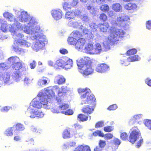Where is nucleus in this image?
I'll return each instance as SVG.
<instances>
[{
  "label": "nucleus",
  "mask_w": 151,
  "mask_h": 151,
  "mask_svg": "<svg viewBox=\"0 0 151 151\" xmlns=\"http://www.w3.org/2000/svg\"><path fill=\"white\" fill-rule=\"evenodd\" d=\"M69 91V88L67 86H63L59 88L58 86H54L51 88H48L45 91L40 92L37 97L33 99L31 104L34 107L39 109L40 108L42 105L43 108L49 109L51 107V104L48 102V99L51 97H54L55 91L58 94L56 100L60 103L62 102V99Z\"/></svg>",
  "instance_id": "nucleus-1"
},
{
  "label": "nucleus",
  "mask_w": 151,
  "mask_h": 151,
  "mask_svg": "<svg viewBox=\"0 0 151 151\" xmlns=\"http://www.w3.org/2000/svg\"><path fill=\"white\" fill-rule=\"evenodd\" d=\"M29 24L33 25L25 26L23 30L25 33L30 36V38L32 40H36L32 45V49L36 52L44 49L46 36L41 33L42 30L40 25L38 24V22L33 19Z\"/></svg>",
  "instance_id": "nucleus-2"
},
{
  "label": "nucleus",
  "mask_w": 151,
  "mask_h": 151,
  "mask_svg": "<svg viewBox=\"0 0 151 151\" xmlns=\"http://www.w3.org/2000/svg\"><path fill=\"white\" fill-rule=\"evenodd\" d=\"M15 15L16 16L17 18L18 21L22 23H27V24H22L19 22H17V23L18 24V26L17 28L14 30L13 33H11L13 35L15 40H20L19 39L23 38L24 35L21 33L17 32V31L19 29H21L24 32L23 29L25 26H29L33 25L32 24H29L31 20L33 19H35L37 21L38 20L37 19L31 15L27 12L25 11H19L18 10L14 9Z\"/></svg>",
  "instance_id": "nucleus-3"
},
{
  "label": "nucleus",
  "mask_w": 151,
  "mask_h": 151,
  "mask_svg": "<svg viewBox=\"0 0 151 151\" xmlns=\"http://www.w3.org/2000/svg\"><path fill=\"white\" fill-rule=\"evenodd\" d=\"M110 31V35L106 38L103 43L106 50L109 49L111 46L119 41V38L123 37L125 34V32L121 29L111 27Z\"/></svg>",
  "instance_id": "nucleus-4"
},
{
  "label": "nucleus",
  "mask_w": 151,
  "mask_h": 151,
  "mask_svg": "<svg viewBox=\"0 0 151 151\" xmlns=\"http://www.w3.org/2000/svg\"><path fill=\"white\" fill-rule=\"evenodd\" d=\"M79 71L83 75L88 76L92 74L93 69L92 66L93 60L88 57L79 58L77 60Z\"/></svg>",
  "instance_id": "nucleus-5"
},
{
  "label": "nucleus",
  "mask_w": 151,
  "mask_h": 151,
  "mask_svg": "<svg viewBox=\"0 0 151 151\" xmlns=\"http://www.w3.org/2000/svg\"><path fill=\"white\" fill-rule=\"evenodd\" d=\"M78 91L79 93L81 95L82 104L92 103L93 105H95L96 99L93 95L91 93L89 89L80 88Z\"/></svg>",
  "instance_id": "nucleus-6"
},
{
  "label": "nucleus",
  "mask_w": 151,
  "mask_h": 151,
  "mask_svg": "<svg viewBox=\"0 0 151 151\" xmlns=\"http://www.w3.org/2000/svg\"><path fill=\"white\" fill-rule=\"evenodd\" d=\"M130 133L129 141L132 143H134L138 138H140L139 140L137 143V145L138 147H139L143 142V139L140 135V133L139 130L137 127H134L130 129Z\"/></svg>",
  "instance_id": "nucleus-7"
},
{
  "label": "nucleus",
  "mask_w": 151,
  "mask_h": 151,
  "mask_svg": "<svg viewBox=\"0 0 151 151\" xmlns=\"http://www.w3.org/2000/svg\"><path fill=\"white\" fill-rule=\"evenodd\" d=\"M0 22H1V29L3 32L9 31L11 33H13L18 26L17 22L8 24L7 22L3 19H0Z\"/></svg>",
  "instance_id": "nucleus-8"
},
{
  "label": "nucleus",
  "mask_w": 151,
  "mask_h": 151,
  "mask_svg": "<svg viewBox=\"0 0 151 151\" xmlns=\"http://www.w3.org/2000/svg\"><path fill=\"white\" fill-rule=\"evenodd\" d=\"M31 106L28 108L26 112V114L27 116L31 118L38 117L39 118H41L43 117L44 115V114L42 111H40L39 110H36V109L37 108L34 107L32 105L31 103H30ZM42 107L43 108V105H42V107L39 109H40ZM37 109H39L37 108Z\"/></svg>",
  "instance_id": "nucleus-9"
},
{
  "label": "nucleus",
  "mask_w": 151,
  "mask_h": 151,
  "mask_svg": "<svg viewBox=\"0 0 151 151\" xmlns=\"http://www.w3.org/2000/svg\"><path fill=\"white\" fill-rule=\"evenodd\" d=\"M19 45L27 47H28L30 46L31 43L27 41L24 40H15L12 46V50L17 52H18L19 51H22V50L24 51L23 50L19 48ZM23 51L25 52V50Z\"/></svg>",
  "instance_id": "nucleus-10"
},
{
  "label": "nucleus",
  "mask_w": 151,
  "mask_h": 151,
  "mask_svg": "<svg viewBox=\"0 0 151 151\" xmlns=\"http://www.w3.org/2000/svg\"><path fill=\"white\" fill-rule=\"evenodd\" d=\"M129 19V16L124 14H122L117 16L116 21L113 20L111 23L112 24L124 27L126 25L125 22L128 21Z\"/></svg>",
  "instance_id": "nucleus-11"
},
{
  "label": "nucleus",
  "mask_w": 151,
  "mask_h": 151,
  "mask_svg": "<svg viewBox=\"0 0 151 151\" xmlns=\"http://www.w3.org/2000/svg\"><path fill=\"white\" fill-rule=\"evenodd\" d=\"M0 80L3 81L5 83L10 84L13 83V81L10 78L9 74L7 72H0Z\"/></svg>",
  "instance_id": "nucleus-12"
},
{
  "label": "nucleus",
  "mask_w": 151,
  "mask_h": 151,
  "mask_svg": "<svg viewBox=\"0 0 151 151\" xmlns=\"http://www.w3.org/2000/svg\"><path fill=\"white\" fill-rule=\"evenodd\" d=\"M63 12L60 9H53L51 11V14L54 19L59 20L62 17Z\"/></svg>",
  "instance_id": "nucleus-13"
},
{
  "label": "nucleus",
  "mask_w": 151,
  "mask_h": 151,
  "mask_svg": "<svg viewBox=\"0 0 151 151\" xmlns=\"http://www.w3.org/2000/svg\"><path fill=\"white\" fill-rule=\"evenodd\" d=\"M109 67L105 64H99L96 67L95 70L99 73H103L108 70Z\"/></svg>",
  "instance_id": "nucleus-14"
},
{
  "label": "nucleus",
  "mask_w": 151,
  "mask_h": 151,
  "mask_svg": "<svg viewBox=\"0 0 151 151\" xmlns=\"http://www.w3.org/2000/svg\"><path fill=\"white\" fill-rule=\"evenodd\" d=\"M4 17L8 21L10 22H14L15 23L17 22H19L16 19L13 14L8 12H5L3 14Z\"/></svg>",
  "instance_id": "nucleus-15"
},
{
  "label": "nucleus",
  "mask_w": 151,
  "mask_h": 151,
  "mask_svg": "<svg viewBox=\"0 0 151 151\" xmlns=\"http://www.w3.org/2000/svg\"><path fill=\"white\" fill-rule=\"evenodd\" d=\"M50 80L48 78L42 77L38 80L37 84L39 86L43 87L48 84Z\"/></svg>",
  "instance_id": "nucleus-16"
},
{
  "label": "nucleus",
  "mask_w": 151,
  "mask_h": 151,
  "mask_svg": "<svg viewBox=\"0 0 151 151\" xmlns=\"http://www.w3.org/2000/svg\"><path fill=\"white\" fill-rule=\"evenodd\" d=\"M85 42L86 41L84 39H78L75 44V48L78 50L82 49Z\"/></svg>",
  "instance_id": "nucleus-17"
},
{
  "label": "nucleus",
  "mask_w": 151,
  "mask_h": 151,
  "mask_svg": "<svg viewBox=\"0 0 151 151\" xmlns=\"http://www.w3.org/2000/svg\"><path fill=\"white\" fill-rule=\"evenodd\" d=\"M93 45L91 43H88L85 45L84 50L86 53L93 55Z\"/></svg>",
  "instance_id": "nucleus-18"
},
{
  "label": "nucleus",
  "mask_w": 151,
  "mask_h": 151,
  "mask_svg": "<svg viewBox=\"0 0 151 151\" xmlns=\"http://www.w3.org/2000/svg\"><path fill=\"white\" fill-rule=\"evenodd\" d=\"M65 79L62 75H58L55 76L54 83L59 85L63 84L65 82Z\"/></svg>",
  "instance_id": "nucleus-19"
},
{
  "label": "nucleus",
  "mask_w": 151,
  "mask_h": 151,
  "mask_svg": "<svg viewBox=\"0 0 151 151\" xmlns=\"http://www.w3.org/2000/svg\"><path fill=\"white\" fill-rule=\"evenodd\" d=\"M24 63L22 61H19L16 63L12 64V67L14 69L16 70H18L22 68V70H24Z\"/></svg>",
  "instance_id": "nucleus-20"
},
{
  "label": "nucleus",
  "mask_w": 151,
  "mask_h": 151,
  "mask_svg": "<svg viewBox=\"0 0 151 151\" xmlns=\"http://www.w3.org/2000/svg\"><path fill=\"white\" fill-rule=\"evenodd\" d=\"M140 60V58L138 55H135L133 56L129 57L127 58L128 62H125L124 65L127 66L131 62H134L139 61Z\"/></svg>",
  "instance_id": "nucleus-21"
},
{
  "label": "nucleus",
  "mask_w": 151,
  "mask_h": 151,
  "mask_svg": "<svg viewBox=\"0 0 151 151\" xmlns=\"http://www.w3.org/2000/svg\"><path fill=\"white\" fill-rule=\"evenodd\" d=\"M76 15V12L75 13L73 11H69L66 12L65 17L67 19L69 20L75 18Z\"/></svg>",
  "instance_id": "nucleus-22"
},
{
  "label": "nucleus",
  "mask_w": 151,
  "mask_h": 151,
  "mask_svg": "<svg viewBox=\"0 0 151 151\" xmlns=\"http://www.w3.org/2000/svg\"><path fill=\"white\" fill-rule=\"evenodd\" d=\"M143 115L142 114H136L133 116L129 122V124L130 125H132L134 124L136 122V121H138L142 118Z\"/></svg>",
  "instance_id": "nucleus-23"
},
{
  "label": "nucleus",
  "mask_w": 151,
  "mask_h": 151,
  "mask_svg": "<svg viewBox=\"0 0 151 151\" xmlns=\"http://www.w3.org/2000/svg\"><path fill=\"white\" fill-rule=\"evenodd\" d=\"M102 50L101 46L99 43H96L93 46V55L100 53Z\"/></svg>",
  "instance_id": "nucleus-24"
},
{
  "label": "nucleus",
  "mask_w": 151,
  "mask_h": 151,
  "mask_svg": "<svg viewBox=\"0 0 151 151\" xmlns=\"http://www.w3.org/2000/svg\"><path fill=\"white\" fill-rule=\"evenodd\" d=\"M124 8L127 10H134L136 9L137 5L134 3H129L124 5Z\"/></svg>",
  "instance_id": "nucleus-25"
},
{
  "label": "nucleus",
  "mask_w": 151,
  "mask_h": 151,
  "mask_svg": "<svg viewBox=\"0 0 151 151\" xmlns=\"http://www.w3.org/2000/svg\"><path fill=\"white\" fill-rule=\"evenodd\" d=\"M66 59L67 60L65 62L64 69L67 70L70 69L73 66V61L71 59H70L67 57H66Z\"/></svg>",
  "instance_id": "nucleus-26"
},
{
  "label": "nucleus",
  "mask_w": 151,
  "mask_h": 151,
  "mask_svg": "<svg viewBox=\"0 0 151 151\" xmlns=\"http://www.w3.org/2000/svg\"><path fill=\"white\" fill-rule=\"evenodd\" d=\"M76 15L78 16L83 21L87 22L89 21V19L86 14H82V12L80 10L77 11Z\"/></svg>",
  "instance_id": "nucleus-27"
},
{
  "label": "nucleus",
  "mask_w": 151,
  "mask_h": 151,
  "mask_svg": "<svg viewBox=\"0 0 151 151\" xmlns=\"http://www.w3.org/2000/svg\"><path fill=\"white\" fill-rule=\"evenodd\" d=\"M66 60H67L66 59V57L62 58L56 61L55 65L64 68L65 62Z\"/></svg>",
  "instance_id": "nucleus-28"
},
{
  "label": "nucleus",
  "mask_w": 151,
  "mask_h": 151,
  "mask_svg": "<svg viewBox=\"0 0 151 151\" xmlns=\"http://www.w3.org/2000/svg\"><path fill=\"white\" fill-rule=\"evenodd\" d=\"M98 27L100 29L101 31L105 32H106L109 27V25L108 23L105 22L103 24H99Z\"/></svg>",
  "instance_id": "nucleus-29"
},
{
  "label": "nucleus",
  "mask_w": 151,
  "mask_h": 151,
  "mask_svg": "<svg viewBox=\"0 0 151 151\" xmlns=\"http://www.w3.org/2000/svg\"><path fill=\"white\" fill-rule=\"evenodd\" d=\"M122 7L121 5L118 3H115L112 6V9L116 12H120L122 11Z\"/></svg>",
  "instance_id": "nucleus-30"
},
{
  "label": "nucleus",
  "mask_w": 151,
  "mask_h": 151,
  "mask_svg": "<svg viewBox=\"0 0 151 151\" xmlns=\"http://www.w3.org/2000/svg\"><path fill=\"white\" fill-rule=\"evenodd\" d=\"M15 128V126H13L12 127H9L4 132V134L7 136H11L13 135V131Z\"/></svg>",
  "instance_id": "nucleus-31"
},
{
  "label": "nucleus",
  "mask_w": 151,
  "mask_h": 151,
  "mask_svg": "<svg viewBox=\"0 0 151 151\" xmlns=\"http://www.w3.org/2000/svg\"><path fill=\"white\" fill-rule=\"evenodd\" d=\"M70 131L68 129H65L63 133V137L64 139H68L71 137L70 133Z\"/></svg>",
  "instance_id": "nucleus-32"
},
{
  "label": "nucleus",
  "mask_w": 151,
  "mask_h": 151,
  "mask_svg": "<svg viewBox=\"0 0 151 151\" xmlns=\"http://www.w3.org/2000/svg\"><path fill=\"white\" fill-rule=\"evenodd\" d=\"M69 107V105L68 104L65 103H63L60 105L59 106L60 112L62 113V111H65L66 110L68 109Z\"/></svg>",
  "instance_id": "nucleus-33"
},
{
  "label": "nucleus",
  "mask_w": 151,
  "mask_h": 151,
  "mask_svg": "<svg viewBox=\"0 0 151 151\" xmlns=\"http://www.w3.org/2000/svg\"><path fill=\"white\" fill-rule=\"evenodd\" d=\"M70 36L78 40L80 39L82 35L78 31H73L70 34Z\"/></svg>",
  "instance_id": "nucleus-34"
},
{
  "label": "nucleus",
  "mask_w": 151,
  "mask_h": 151,
  "mask_svg": "<svg viewBox=\"0 0 151 151\" xmlns=\"http://www.w3.org/2000/svg\"><path fill=\"white\" fill-rule=\"evenodd\" d=\"M76 143L75 142L73 141H70L67 142L65 144H64L63 145V148H66L69 147H73L76 146Z\"/></svg>",
  "instance_id": "nucleus-35"
},
{
  "label": "nucleus",
  "mask_w": 151,
  "mask_h": 151,
  "mask_svg": "<svg viewBox=\"0 0 151 151\" xmlns=\"http://www.w3.org/2000/svg\"><path fill=\"white\" fill-rule=\"evenodd\" d=\"M78 40L77 39L71 36L69 37L68 39V41L69 44L70 45H75L77 42Z\"/></svg>",
  "instance_id": "nucleus-36"
},
{
  "label": "nucleus",
  "mask_w": 151,
  "mask_h": 151,
  "mask_svg": "<svg viewBox=\"0 0 151 151\" xmlns=\"http://www.w3.org/2000/svg\"><path fill=\"white\" fill-rule=\"evenodd\" d=\"M94 108L91 106H88L86 107L83 109V112L84 113L91 114L93 111Z\"/></svg>",
  "instance_id": "nucleus-37"
},
{
  "label": "nucleus",
  "mask_w": 151,
  "mask_h": 151,
  "mask_svg": "<svg viewBox=\"0 0 151 151\" xmlns=\"http://www.w3.org/2000/svg\"><path fill=\"white\" fill-rule=\"evenodd\" d=\"M8 60L13 63H16L20 61L19 58L17 57H12L8 59Z\"/></svg>",
  "instance_id": "nucleus-38"
},
{
  "label": "nucleus",
  "mask_w": 151,
  "mask_h": 151,
  "mask_svg": "<svg viewBox=\"0 0 151 151\" xmlns=\"http://www.w3.org/2000/svg\"><path fill=\"white\" fill-rule=\"evenodd\" d=\"M14 126H15V128H16V130L17 131H22L25 129L24 125L20 123L17 124L16 125Z\"/></svg>",
  "instance_id": "nucleus-39"
},
{
  "label": "nucleus",
  "mask_w": 151,
  "mask_h": 151,
  "mask_svg": "<svg viewBox=\"0 0 151 151\" xmlns=\"http://www.w3.org/2000/svg\"><path fill=\"white\" fill-rule=\"evenodd\" d=\"M81 23H78L76 21H73L69 22V25L74 28H78L81 25Z\"/></svg>",
  "instance_id": "nucleus-40"
},
{
  "label": "nucleus",
  "mask_w": 151,
  "mask_h": 151,
  "mask_svg": "<svg viewBox=\"0 0 151 151\" xmlns=\"http://www.w3.org/2000/svg\"><path fill=\"white\" fill-rule=\"evenodd\" d=\"M88 117L82 114H80L78 117V119L80 121L84 122L86 121L88 119Z\"/></svg>",
  "instance_id": "nucleus-41"
},
{
  "label": "nucleus",
  "mask_w": 151,
  "mask_h": 151,
  "mask_svg": "<svg viewBox=\"0 0 151 151\" xmlns=\"http://www.w3.org/2000/svg\"><path fill=\"white\" fill-rule=\"evenodd\" d=\"M143 122L145 125L149 129L151 130V120L145 119L144 120Z\"/></svg>",
  "instance_id": "nucleus-42"
},
{
  "label": "nucleus",
  "mask_w": 151,
  "mask_h": 151,
  "mask_svg": "<svg viewBox=\"0 0 151 151\" xmlns=\"http://www.w3.org/2000/svg\"><path fill=\"white\" fill-rule=\"evenodd\" d=\"M63 8L65 10L72 8L70 2H65L63 4Z\"/></svg>",
  "instance_id": "nucleus-43"
},
{
  "label": "nucleus",
  "mask_w": 151,
  "mask_h": 151,
  "mask_svg": "<svg viewBox=\"0 0 151 151\" xmlns=\"http://www.w3.org/2000/svg\"><path fill=\"white\" fill-rule=\"evenodd\" d=\"M12 77L14 80L16 81H18L21 79V78L18 73H14L12 75Z\"/></svg>",
  "instance_id": "nucleus-44"
},
{
  "label": "nucleus",
  "mask_w": 151,
  "mask_h": 151,
  "mask_svg": "<svg viewBox=\"0 0 151 151\" xmlns=\"http://www.w3.org/2000/svg\"><path fill=\"white\" fill-rule=\"evenodd\" d=\"M100 9L103 12H106L109 10V7L107 4L103 5L100 7Z\"/></svg>",
  "instance_id": "nucleus-45"
},
{
  "label": "nucleus",
  "mask_w": 151,
  "mask_h": 151,
  "mask_svg": "<svg viewBox=\"0 0 151 151\" xmlns=\"http://www.w3.org/2000/svg\"><path fill=\"white\" fill-rule=\"evenodd\" d=\"M33 80V78H30L28 77H26L24 80V84L25 85H27L29 83H31L32 81Z\"/></svg>",
  "instance_id": "nucleus-46"
},
{
  "label": "nucleus",
  "mask_w": 151,
  "mask_h": 151,
  "mask_svg": "<svg viewBox=\"0 0 151 151\" xmlns=\"http://www.w3.org/2000/svg\"><path fill=\"white\" fill-rule=\"evenodd\" d=\"M99 18L101 20L104 22H105L106 21L107 19V16L104 13H102L101 14L99 17Z\"/></svg>",
  "instance_id": "nucleus-47"
},
{
  "label": "nucleus",
  "mask_w": 151,
  "mask_h": 151,
  "mask_svg": "<svg viewBox=\"0 0 151 151\" xmlns=\"http://www.w3.org/2000/svg\"><path fill=\"white\" fill-rule=\"evenodd\" d=\"M93 135L95 136H99L103 137L104 136V134L99 130L96 131L94 132L93 133Z\"/></svg>",
  "instance_id": "nucleus-48"
},
{
  "label": "nucleus",
  "mask_w": 151,
  "mask_h": 151,
  "mask_svg": "<svg viewBox=\"0 0 151 151\" xmlns=\"http://www.w3.org/2000/svg\"><path fill=\"white\" fill-rule=\"evenodd\" d=\"M62 113L66 115H72L73 113V111L72 110L69 109L65 111H62Z\"/></svg>",
  "instance_id": "nucleus-49"
},
{
  "label": "nucleus",
  "mask_w": 151,
  "mask_h": 151,
  "mask_svg": "<svg viewBox=\"0 0 151 151\" xmlns=\"http://www.w3.org/2000/svg\"><path fill=\"white\" fill-rule=\"evenodd\" d=\"M137 50L135 49H132L129 50L127 52V54L129 55H132L136 53Z\"/></svg>",
  "instance_id": "nucleus-50"
},
{
  "label": "nucleus",
  "mask_w": 151,
  "mask_h": 151,
  "mask_svg": "<svg viewBox=\"0 0 151 151\" xmlns=\"http://www.w3.org/2000/svg\"><path fill=\"white\" fill-rule=\"evenodd\" d=\"M8 67L6 64L4 63H0V69L2 70H5L7 69Z\"/></svg>",
  "instance_id": "nucleus-51"
},
{
  "label": "nucleus",
  "mask_w": 151,
  "mask_h": 151,
  "mask_svg": "<svg viewBox=\"0 0 151 151\" xmlns=\"http://www.w3.org/2000/svg\"><path fill=\"white\" fill-rule=\"evenodd\" d=\"M114 129V128L112 126H107L105 127L104 128V130L106 132H110L112 131Z\"/></svg>",
  "instance_id": "nucleus-52"
},
{
  "label": "nucleus",
  "mask_w": 151,
  "mask_h": 151,
  "mask_svg": "<svg viewBox=\"0 0 151 151\" xmlns=\"http://www.w3.org/2000/svg\"><path fill=\"white\" fill-rule=\"evenodd\" d=\"M78 2V0H73L71 2H70L72 8L75 7Z\"/></svg>",
  "instance_id": "nucleus-53"
},
{
  "label": "nucleus",
  "mask_w": 151,
  "mask_h": 151,
  "mask_svg": "<svg viewBox=\"0 0 151 151\" xmlns=\"http://www.w3.org/2000/svg\"><path fill=\"white\" fill-rule=\"evenodd\" d=\"M128 136V135L126 133L123 132L121 134L120 137L123 140H125L127 139Z\"/></svg>",
  "instance_id": "nucleus-54"
},
{
  "label": "nucleus",
  "mask_w": 151,
  "mask_h": 151,
  "mask_svg": "<svg viewBox=\"0 0 151 151\" xmlns=\"http://www.w3.org/2000/svg\"><path fill=\"white\" fill-rule=\"evenodd\" d=\"M113 142L115 145H119L120 143V141L118 139L115 138L113 140Z\"/></svg>",
  "instance_id": "nucleus-55"
},
{
  "label": "nucleus",
  "mask_w": 151,
  "mask_h": 151,
  "mask_svg": "<svg viewBox=\"0 0 151 151\" xmlns=\"http://www.w3.org/2000/svg\"><path fill=\"white\" fill-rule=\"evenodd\" d=\"M10 109V107L6 106L2 108L0 110L2 112H7Z\"/></svg>",
  "instance_id": "nucleus-56"
},
{
  "label": "nucleus",
  "mask_w": 151,
  "mask_h": 151,
  "mask_svg": "<svg viewBox=\"0 0 151 151\" xmlns=\"http://www.w3.org/2000/svg\"><path fill=\"white\" fill-rule=\"evenodd\" d=\"M117 108V106L116 104H113L110 106L108 108V109L109 110H115Z\"/></svg>",
  "instance_id": "nucleus-57"
},
{
  "label": "nucleus",
  "mask_w": 151,
  "mask_h": 151,
  "mask_svg": "<svg viewBox=\"0 0 151 151\" xmlns=\"http://www.w3.org/2000/svg\"><path fill=\"white\" fill-rule=\"evenodd\" d=\"M113 136L111 133L107 134L104 135L105 138L106 139H109L112 138Z\"/></svg>",
  "instance_id": "nucleus-58"
},
{
  "label": "nucleus",
  "mask_w": 151,
  "mask_h": 151,
  "mask_svg": "<svg viewBox=\"0 0 151 151\" xmlns=\"http://www.w3.org/2000/svg\"><path fill=\"white\" fill-rule=\"evenodd\" d=\"M146 27L147 29L151 30V20L147 21L146 24Z\"/></svg>",
  "instance_id": "nucleus-59"
},
{
  "label": "nucleus",
  "mask_w": 151,
  "mask_h": 151,
  "mask_svg": "<svg viewBox=\"0 0 151 151\" xmlns=\"http://www.w3.org/2000/svg\"><path fill=\"white\" fill-rule=\"evenodd\" d=\"M106 142L103 140H100L99 143V145L101 148L104 147L106 145Z\"/></svg>",
  "instance_id": "nucleus-60"
},
{
  "label": "nucleus",
  "mask_w": 151,
  "mask_h": 151,
  "mask_svg": "<svg viewBox=\"0 0 151 151\" xmlns=\"http://www.w3.org/2000/svg\"><path fill=\"white\" fill-rule=\"evenodd\" d=\"M31 131L33 132H38L37 129V128L35 126L32 125L30 127Z\"/></svg>",
  "instance_id": "nucleus-61"
},
{
  "label": "nucleus",
  "mask_w": 151,
  "mask_h": 151,
  "mask_svg": "<svg viewBox=\"0 0 151 151\" xmlns=\"http://www.w3.org/2000/svg\"><path fill=\"white\" fill-rule=\"evenodd\" d=\"M36 62L35 60H33L30 64V67L31 69H34L36 66Z\"/></svg>",
  "instance_id": "nucleus-62"
},
{
  "label": "nucleus",
  "mask_w": 151,
  "mask_h": 151,
  "mask_svg": "<svg viewBox=\"0 0 151 151\" xmlns=\"http://www.w3.org/2000/svg\"><path fill=\"white\" fill-rule=\"evenodd\" d=\"M83 148V145L78 146L74 150V151H82Z\"/></svg>",
  "instance_id": "nucleus-63"
},
{
  "label": "nucleus",
  "mask_w": 151,
  "mask_h": 151,
  "mask_svg": "<svg viewBox=\"0 0 151 151\" xmlns=\"http://www.w3.org/2000/svg\"><path fill=\"white\" fill-rule=\"evenodd\" d=\"M82 151H91L90 147L87 145H83V148Z\"/></svg>",
  "instance_id": "nucleus-64"
}]
</instances>
